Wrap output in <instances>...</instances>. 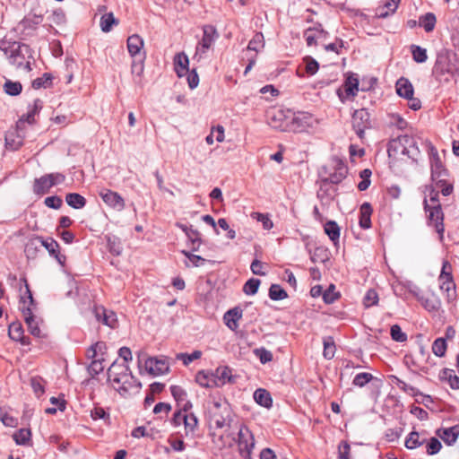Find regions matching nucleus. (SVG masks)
<instances>
[{"instance_id":"nucleus-1","label":"nucleus","mask_w":459,"mask_h":459,"mask_svg":"<svg viewBox=\"0 0 459 459\" xmlns=\"http://www.w3.org/2000/svg\"><path fill=\"white\" fill-rule=\"evenodd\" d=\"M0 50L4 53L13 65L31 71L30 59L32 58V55L29 45L16 41L0 40Z\"/></svg>"},{"instance_id":"nucleus-2","label":"nucleus","mask_w":459,"mask_h":459,"mask_svg":"<svg viewBox=\"0 0 459 459\" xmlns=\"http://www.w3.org/2000/svg\"><path fill=\"white\" fill-rule=\"evenodd\" d=\"M400 152L403 155H407L412 160L417 161L420 155V150L413 138L409 136H403L398 140H394L390 143L388 147V154L392 155V152Z\"/></svg>"},{"instance_id":"nucleus-3","label":"nucleus","mask_w":459,"mask_h":459,"mask_svg":"<svg viewBox=\"0 0 459 459\" xmlns=\"http://www.w3.org/2000/svg\"><path fill=\"white\" fill-rule=\"evenodd\" d=\"M65 180V176L62 173L46 174L34 180L33 192L36 195L48 194L52 186L62 184Z\"/></svg>"},{"instance_id":"nucleus-4","label":"nucleus","mask_w":459,"mask_h":459,"mask_svg":"<svg viewBox=\"0 0 459 459\" xmlns=\"http://www.w3.org/2000/svg\"><path fill=\"white\" fill-rule=\"evenodd\" d=\"M255 444V437L251 430L246 425H241L238 433V446L243 459H252Z\"/></svg>"},{"instance_id":"nucleus-5","label":"nucleus","mask_w":459,"mask_h":459,"mask_svg":"<svg viewBox=\"0 0 459 459\" xmlns=\"http://www.w3.org/2000/svg\"><path fill=\"white\" fill-rule=\"evenodd\" d=\"M210 421L216 429L230 427L231 422V411L228 403H213V410L211 411Z\"/></svg>"},{"instance_id":"nucleus-6","label":"nucleus","mask_w":459,"mask_h":459,"mask_svg":"<svg viewBox=\"0 0 459 459\" xmlns=\"http://www.w3.org/2000/svg\"><path fill=\"white\" fill-rule=\"evenodd\" d=\"M424 209L429 213L428 214V222L429 226L434 227L435 230L438 234V238L440 241L444 239V212L442 211L441 205L437 206H429L428 199L424 200Z\"/></svg>"},{"instance_id":"nucleus-7","label":"nucleus","mask_w":459,"mask_h":459,"mask_svg":"<svg viewBox=\"0 0 459 459\" xmlns=\"http://www.w3.org/2000/svg\"><path fill=\"white\" fill-rule=\"evenodd\" d=\"M291 110L274 108L267 112V120L271 127L282 132H290Z\"/></svg>"},{"instance_id":"nucleus-8","label":"nucleus","mask_w":459,"mask_h":459,"mask_svg":"<svg viewBox=\"0 0 459 459\" xmlns=\"http://www.w3.org/2000/svg\"><path fill=\"white\" fill-rule=\"evenodd\" d=\"M333 171L329 173L327 178L320 179V192L325 190V187L329 186L330 184L338 185L341 183L348 174V168L341 160H333Z\"/></svg>"},{"instance_id":"nucleus-9","label":"nucleus","mask_w":459,"mask_h":459,"mask_svg":"<svg viewBox=\"0 0 459 459\" xmlns=\"http://www.w3.org/2000/svg\"><path fill=\"white\" fill-rule=\"evenodd\" d=\"M203 31V38L196 46L195 57L198 56L199 58H202L219 38L217 30L212 25L204 26Z\"/></svg>"},{"instance_id":"nucleus-10","label":"nucleus","mask_w":459,"mask_h":459,"mask_svg":"<svg viewBox=\"0 0 459 459\" xmlns=\"http://www.w3.org/2000/svg\"><path fill=\"white\" fill-rule=\"evenodd\" d=\"M131 379V372L128 365L125 363L113 362L108 369V380L114 388L120 384L122 379Z\"/></svg>"},{"instance_id":"nucleus-11","label":"nucleus","mask_w":459,"mask_h":459,"mask_svg":"<svg viewBox=\"0 0 459 459\" xmlns=\"http://www.w3.org/2000/svg\"><path fill=\"white\" fill-rule=\"evenodd\" d=\"M352 126L357 135L362 139L365 130L371 126L370 114L366 108H360L354 111L352 116Z\"/></svg>"},{"instance_id":"nucleus-12","label":"nucleus","mask_w":459,"mask_h":459,"mask_svg":"<svg viewBox=\"0 0 459 459\" xmlns=\"http://www.w3.org/2000/svg\"><path fill=\"white\" fill-rule=\"evenodd\" d=\"M429 150L432 181L435 182L440 178H446V177L447 176V170L445 169L439 158L437 150L431 144L429 145Z\"/></svg>"},{"instance_id":"nucleus-13","label":"nucleus","mask_w":459,"mask_h":459,"mask_svg":"<svg viewBox=\"0 0 459 459\" xmlns=\"http://www.w3.org/2000/svg\"><path fill=\"white\" fill-rule=\"evenodd\" d=\"M290 132H302L312 125V116L308 113L291 111Z\"/></svg>"},{"instance_id":"nucleus-14","label":"nucleus","mask_w":459,"mask_h":459,"mask_svg":"<svg viewBox=\"0 0 459 459\" xmlns=\"http://www.w3.org/2000/svg\"><path fill=\"white\" fill-rule=\"evenodd\" d=\"M99 195L108 206L115 210L122 211L126 206L124 198L117 192L102 188L100 190Z\"/></svg>"},{"instance_id":"nucleus-15","label":"nucleus","mask_w":459,"mask_h":459,"mask_svg":"<svg viewBox=\"0 0 459 459\" xmlns=\"http://www.w3.org/2000/svg\"><path fill=\"white\" fill-rule=\"evenodd\" d=\"M21 281L23 282L25 287V296H22L20 299V310L22 313L24 318L29 316H34L32 313L33 307L36 306L32 293L30 290L29 283L25 277L21 278Z\"/></svg>"},{"instance_id":"nucleus-16","label":"nucleus","mask_w":459,"mask_h":459,"mask_svg":"<svg viewBox=\"0 0 459 459\" xmlns=\"http://www.w3.org/2000/svg\"><path fill=\"white\" fill-rule=\"evenodd\" d=\"M329 33L323 29L322 24L316 23L304 31V39L308 47L316 46L318 40H325Z\"/></svg>"},{"instance_id":"nucleus-17","label":"nucleus","mask_w":459,"mask_h":459,"mask_svg":"<svg viewBox=\"0 0 459 459\" xmlns=\"http://www.w3.org/2000/svg\"><path fill=\"white\" fill-rule=\"evenodd\" d=\"M96 319L103 325L115 328L117 325V317L114 311L108 310L102 306H96L93 309Z\"/></svg>"},{"instance_id":"nucleus-18","label":"nucleus","mask_w":459,"mask_h":459,"mask_svg":"<svg viewBox=\"0 0 459 459\" xmlns=\"http://www.w3.org/2000/svg\"><path fill=\"white\" fill-rule=\"evenodd\" d=\"M44 18L42 14L30 13L25 16L19 23L22 28V33L30 36L42 23Z\"/></svg>"},{"instance_id":"nucleus-19","label":"nucleus","mask_w":459,"mask_h":459,"mask_svg":"<svg viewBox=\"0 0 459 459\" xmlns=\"http://www.w3.org/2000/svg\"><path fill=\"white\" fill-rule=\"evenodd\" d=\"M454 67L451 64L450 58L447 54H439L437 56L433 74L437 76H443L446 74H453Z\"/></svg>"},{"instance_id":"nucleus-20","label":"nucleus","mask_w":459,"mask_h":459,"mask_svg":"<svg viewBox=\"0 0 459 459\" xmlns=\"http://www.w3.org/2000/svg\"><path fill=\"white\" fill-rule=\"evenodd\" d=\"M39 246L44 247L49 253L50 255L54 256L56 260L61 265H64L66 260L65 255L59 252V244L53 238L44 239L42 237H39Z\"/></svg>"},{"instance_id":"nucleus-21","label":"nucleus","mask_w":459,"mask_h":459,"mask_svg":"<svg viewBox=\"0 0 459 459\" xmlns=\"http://www.w3.org/2000/svg\"><path fill=\"white\" fill-rule=\"evenodd\" d=\"M145 369L151 375L159 376L169 370V365L164 359L148 358L145 360Z\"/></svg>"},{"instance_id":"nucleus-22","label":"nucleus","mask_w":459,"mask_h":459,"mask_svg":"<svg viewBox=\"0 0 459 459\" xmlns=\"http://www.w3.org/2000/svg\"><path fill=\"white\" fill-rule=\"evenodd\" d=\"M43 103L39 99H36L31 106H29L27 114L22 116L17 122V129L20 128L25 122L28 124L35 123V116L42 109Z\"/></svg>"},{"instance_id":"nucleus-23","label":"nucleus","mask_w":459,"mask_h":459,"mask_svg":"<svg viewBox=\"0 0 459 459\" xmlns=\"http://www.w3.org/2000/svg\"><path fill=\"white\" fill-rule=\"evenodd\" d=\"M127 49L130 56L133 58H136L137 56L142 57L143 48L144 46V42L142 37L138 34H134L128 37L126 40Z\"/></svg>"},{"instance_id":"nucleus-24","label":"nucleus","mask_w":459,"mask_h":459,"mask_svg":"<svg viewBox=\"0 0 459 459\" xmlns=\"http://www.w3.org/2000/svg\"><path fill=\"white\" fill-rule=\"evenodd\" d=\"M141 386V383L131 374V379H122L121 383L115 385L114 389L120 395L126 397L130 394L131 390H138Z\"/></svg>"},{"instance_id":"nucleus-25","label":"nucleus","mask_w":459,"mask_h":459,"mask_svg":"<svg viewBox=\"0 0 459 459\" xmlns=\"http://www.w3.org/2000/svg\"><path fill=\"white\" fill-rule=\"evenodd\" d=\"M195 382L202 387L212 388L220 386L216 377H214L213 372L208 370H200L195 375Z\"/></svg>"},{"instance_id":"nucleus-26","label":"nucleus","mask_w":459,"mask_h":459,"mask_svg":"<svg viewBox=\"0 0 459 459\" xmlns=\"http://www.w3.org/2000/svg\"><path fill=\"white\" fill-rule=\"evenodd\" d=\"M9 337L16 342H20L22 345H29L30 338L23 335V328L20 322H13L8 327Z\"/></svg>"},{"instance_id":"nucleus-27","label":"nucleus","mask_w":459,"mask_h":459,"mask_svg":"<svg viewBox=\"0 0 459 459\" xmlns=\"http://www.w3.org/2000/svg\"><path fill=\"white\" fill-rule=\"evenodd\" d=\"M437 435L448 446L454 445L459 436V426L455 425L447 429H440Z\"/></svg>"},{"instance_id":"nucleus-28","label":"nucleus","mask_w":459,"mask_h":459,"mask_svg":"<svg viewBox=\"0 0 459 459\" xmlns=\"http://www.w3.org/2000/svg\"><path fill=\"white\" fill-rule=\"evenodd\" d=\"M242 317V309L236 307L228 310L223 316L225 325L230 329L235 331L238 327V320Z\"/></svg>"},{"instance_id":"nucleus-29","label":"nucleus","mask_w":459,"mask_h":459,"mask_svg":"<svg viewBox=\"0 0 459 459\" xmlns=\"http://www.w3.org/2000/svg\"><path fill=\"white\" fill-rule=\"evenodd\" d=\"M401 0H389L384 5L378 6L376 9L375 16L377 18L384 19L394 14L400 4Z\"/></svg>"},{"instance_id":"nucleus-30","label":"nucleus","mask_w":459,"mask_h":459,"mask_svg":"<svg viewBox=\"0 0 459 459\" xmlns=\"http://www.w3.org/2000/svg\"><path fill=\"white\" fill-rule=\"evenodd\" d=\"M189 60L184 53H178L174 57V69L178 77H182L188 73Z\"/></svg>"},{"instance_id":"nucleus-31","label":"nucleus","mask_w":459,"mask_h":459,"mask_svg":"<svg viewBox=\"0 0 459 459\" xmlns=\"http://www.w3.org/2000/svg\"><path fill=\"white\" fill-rule=\"evenodd\" d=\"M395 87L396 92L400 97L411 99V97L413 96V86L408 79L401 77L396 82Z\"/></svg>"},{"instance_id":"nucleus-32","label":"nucleus","mask_w":459,"mask_h":459,"mask_svg":"<svg viewBox=\"0 0 459 459\" xmlns=\"http://www.w3.org/2000/svg\"><path fill=\"white\" fill-rule=\"evenodd\" d=\"M373 209L369 203H364L359 209V221L360 228L368 230L371 227V215Z\"/></svg>"},{"instance_id":"nucleus-33","label":"nucleus","mask_w":459,"mask_h":459,"mask_svg":"<svg viewBox=\"0 0 459 459\" xmlns=\"http://www.w3.org/2000/svg\"><path fill=\"white\" fill-rule=\"evenodd\" d=\"M413 295L416 297V299L420 302V304L423 306V307L429 311H437L440 307V301L437 298L435 297H425L423 295H420L419 292L412 291Z\"/></svg>"},{"instance_id":"nucleus-34","label":"nucleus","mask_w":459,"mask_h":459,"mask_svg":"<svg viewBox=\"0 0 459 459\" xmlns=\"http://www.w3.org/2000/svg\"><path fill=\"white\" fill-rule=\"evenodd\" d=\"M255 401L264 408H270L273 405V399L270 393L263 388H258L254 393Z\"/></svg>"},{"instance_id":"nucleus-35","label":"nucleus","mask_w":459,"mask_h":459,"mask_svg":"<svg viewBox=\"0 0 459 459\" xmlns=\"http://www.w3.org/2000/svg\"><path fill=\"white\" fill-rule=\"evenodd\" d=\"M440 289L446 292V299L448 302H452L456 299L455 284L453 277L445 278L443 281H439Z\"/></svg>"},{"instance_id":"nucleus-36","label":"nucleus","mask_w":459,"mask_h":459,"mask_svg":"<svg viewBox=\"0 0 459 459\" xmlns=\"http://www.w3.org/2000/svg\"><path fill=\"white\" fill-rule=\"evenodd\" d=\"M436 23L437 18L433 13H427L419 18V26L423 27L426 32L433 31Z\"/></svg>"},{"instance_id":"nucleus-37","label":"nucleus","mask_w":459,"mask_h":459,"mask_svg":"<svg viewBox=\"0 0 459 459\" xmlns=\"http://www.w3.org/2000/svg\"><path fill=\"white\" fill-rule=\"evenodd\" d=\"M214 377H216L217 382L221 385H223L227 382L232 381L231 369L228 366H221L216 368L215 372H213Z\"/></svg>"},{"instance_id":"nucleus-38","label":"nucleus","mask_w":459,"mask_h":459,"mask_svg":"<svg viewBox=\"0 0 459 459\" xmlns=\"http://www.w3.org/2000/svg\"><path fill=\"white\" fill-rule=\"evenodd\" d=\"M66 204L74 209H82L86 205V199L77 193H69L65 195Z\"/></svg>"},{"instance_id":"nucleus-39","label":"nucleus","mask_w":459,"mask_h":459,"mask_svg":"<svg viewBox=\"0 0 459 459\" xmlns=\"http://www.w3.org/2000/svg\"><path fill=\"white\" fill-rule=\"evenodd\" d=\"M325 234L334 243H338L340 238V227L334 221H329L324 227Z\"/></svg>"},{"instance_id":"nucleus-40","label":"nucleus","mask_w":459,"mask_h":459,"mask_svg":"<svg viewBox=\"0 0 459 459\" xmlns=\"http://www.w3.org/2000/svg\"><path fill=\"white\" fill-rule=\"evenodd\" d=\"M426 442L425 438H420L417 431H411L405 439L404 446L407 449L412 450L420 447Z\"/></svg>"},{"instance_id":"nucleus-41","label":"nucleus","mask_w":459,"mask_h":459,"mask_svg":"<svg viewBox=\"0 0 459 459\" xmlns=\"http://www.w3.org/2000/svg\"><path fill=\"white\" fill-rule=\"evenodd\" d=\"M344 90L347 96L354 97L357 95L359 91V79L356 75L351 74L346 78Z\"/></svg>"},{"instance_id":"nucleus-42","label":"nucleus","mask_w":459,"mask_h":459,"mask_svg":"<svg viewBox=\"0 0 459 459\" xmlns=\"http://www.w3.org/2000/svg\"><path fill=\"white\" fill-rule=\"evenodd\" d=\"M4 91L10 96H17L22 91V85L20 82H13L6 79L3 85Z\"/></svg>"},{"instance_id":"nucleus-43","label":"nucleus","mask_w":459,"mask_h":459,"mask_svg":"<svg viewBox=\"0 0 459 459\" xmlns=\"http://www.w3.org/2000/svg\"><path fill=\"white\" fill-rule=\"evenodd\" d=\"M30 437L31 432L29 429H20L13 435V438L14 439L15 443L20 446L27 445L30 440Z\"/></svg>"},{"instance_id":"nucleus-44","label":"nucleus","mask_w":459,"mask_h":459,"mask_svg":"<svg viewBox=\"0 0 459 459\" xmlns=\"http://www.w3.org/2000/svg\"><path fill=\"white\" fill-rule=\"evenodd\" d=\"M17 132H8L5 134V144L9 149L17 150L22 145V136L17 134L16 138L15 134Z\"/></svg>"},{"instance_id":"nucleus-45","label":"nucleus","mask_w":459,"mask_h":459,"mask_svg":"<svg viewBox=\"0 0 459 459\" xmlns=\"http://www.w3.org/2000/svg\"><path fill=\"white\" fill-rule=\"evenodd\" d=\"M118 24V20L114 17L112 13H105L100 18V28L104 32H109L113 25Z\"/></svg>"},{"instance_id":"nucleus-46","label":"nucleus","mask_w":459,"mask_h":459,"mask_svg":"<svg viewBox=\"0 0 459 459\" xmlns=\"http://www.w3.org/2000/svg\"><path fill=\"white\" fill-rule=\"evenodd\" d=\"M264 47V35L261 32H256L252 39L249 41L247 49L258 53Z\"/></svg>"},{"instance_id":"nucleus-47","label":"nucleus","mask_w":459,"mask_h":459,"mask_svg":"<svg viewBox=\"0 0 459 459\" xmlns=\"http://www.w3.org/2000/svg\"><path fill=\"white\" fill-rule=\"evenodd\" d=\"M184 426H185L186 435L194 434V432L195 431V429L198 426L197 417L192 412L186 414Z\"/></svg>"},{"instance_id":"nucleus-48","label":"nucleus","mask_w":459,"mask_h":459,"mask_svg":"<svg viewBox=\"0 0 459 459\" xmlns=\"http://www.w3.org/2000/svg\"><path fill=\"white\" fill-rule=\"evenodd\" d=\"M412 58L416 63H424L428 59L427 50L417 45L411 46Z\"/></svg>"},{"instance_id":"nucleus-49","label":"nucleus","mask_w":459,"mask_h":459,"mask_svg":"<svg viewBox=\"0 0 459 459\" xmlns=\"http://www.w3.org/2000/svg\"><path fill=\"white\" fill-rule=\"evenodd\" d=\"M269 297L272 300H282L288 297V294L279 284H272L269 289Z\"/></svg>"},{"instance_id":"nucleus-50","label":"nucleus","mask_w":459,"mask_h":459,"mask_svg":"<svg viewBox=\"0 0 459 459\" xmlns=\"http://www.w3.org/2000/svg\"><path fill=\"white\" fill-rule=\"evenodd\" d=\"M335 344L332 337L324 339V351L323 355L326 359H332L335 354Z\"/></svg>"},{"instance_id":"nucleus-51","label":"nucleus","mask_w":459,"mask_h":459,"mask_svg":"<svg viewBox=\"0 0 459 459\" xmlns=\"http://www.w3.org/2000/svg\"><path fill=\"white\" fill-rule=\"evenodd\" d=\"M447 349L445 338H437L432 344V351L437 357H444Z\"/></svg>"},{"instance_id":"nucleus-52","label":"nucleus","mask_w":459,"mask_h":459,"mask_svg":"<svg viewBox=\"0 0 459 459\" xmlns=\"http://www.w3.org/2000/svg\"><path fill=\"white\" fill-rule=\"evenodd\" d=\"M251 217L263 224L264 230H269L273 227V222L269 214L261 212H252Z\"/></svg>"},{"instance_id":"nucleus-53","label":"nucleus","mask_w":459,"mask_h":459,"mask_svg":"<svg viewBox=\"0 0 459 459\" xmlns=\"http://www.w3.org/2000/svg\"><path fill=\"white\" fill-rule=\"evenodd\" d=\"M24 321L28 326V329L35 337H41V331L39 326V323L36 321L34 316H29L27 318H24Z\"/></svg>"},{"instance_id":"nucleus-54","label":"nucleus","mask_w":459,"mask_h":459,"mask_svg":"<svg viewBox=\"0 0 459 459\" xmlns=\"http://www.w3.org/2000/svg\"><path fill=\"white\" fill-rule=\"evenodd\" d=\"M145 56V52H143L142 57L139 59V61H137L136 58H134V61L132 63V74L138 78H141L143 73Z\"/></svg>"},{"instance_id":"nucleus-55","label":"nucleus","mask_w":459,"mask_h":459,"mask_svg":"<svg viewBox=\"0 0 459 459\" xmlns=\"http://www.w3.org/2000/svg\"><path fill=\"white\" fill-rule=\"evenodd\" d=\"M261 281L259 279L251 278L243 286V291L247 295H255L259 288Z\"/></svg>"},{"instance_id":"nucleus-56","label":"nucleus","mask_w":459,"mask_h":459,"mask_svg":"<svg viewBox=\"0 0 459 459\" xmlns=\"http://www.w3.org/2000/svg\"><path fill=\"white\" fill-rule=\"evenodd\" d=\"M340 297L339 292L335 291V286L331 284L323 293V299L326 304H332Z\"/></svg>"},{"instance_id":"nucleus-57","label":"nucleus","mask_w":459,"mask_h":459,"mask_svg":"<svg viewBox=\"0 0 459 459\" xmlns=\"http://www.w3.org/2000/svg\"><path fill=\"white\" fill-rule=\"evenodd\" d=\"M48 20L56 25L64 24L66 22L65 13L61 8L56 9L48 16Z\"/></svg>"},{"instance_id":"nucleus-58","label":"nucleus","mask_w":459,"mask_h":459,"mask_svg":"<svg viewBox=\"0 0 459 459\" xmlns=\"http://www.w3.org/2000/svg\"><path fill=\"white\" fill-rule=\"evenodd\" d=\"M373 379V376L370 373H359L353 378L352 384L356 386L363 387Z\"/></svg>"},{"instance_id":"nucleus-59","label":"nucleus","mask_w":459,"mask_h":459,"mask_svg":"<svg viewBox=\"0 0 459 459\" xmlns=\"http://www.w3.org/2000/svg\"><path fill=\"white\" fill-rule=\"evenodd\" d=\"M52 77L49 74H44L42 77L36 78L32 81L31 86L34 89L46 88L51 84Z\"/></svg>"},{"instance_id":"nucleus-60","label":"nucleus","mask_w":459,"mask_h":459,"mask_svg":"<svg viewBox=\"0 0 459 459\" xmlns=\"http://www.w3.org/2000/svg\"><path fill=\"white\" fill-rule=\"evenodd\" d=\"M201 356H202V352L200 351H195L191 354L179 353L177 355V359L182 360L184 365L187 366L194 360L200 359Z\"/></svg>"},{"instance_id":"nucleus-61","label":"nucleus","mask_w":459,"mask_h":459,"mask_svg":"<svg viewBox=\"0 0 459 459\" xmlns=\"http://www.w3.org/2000/svg\"><path fill=\"white\" fill-rule=\"evenodd\" d=\"M390 334L392 339L395 342H403L407 340L406 333L402 331L398 325H394L391 326Z\"/></svg>"},{"instance_id":"nucleus-62","label":"nucleus","mask_w":459,"mask_h":459,"mask_svg":"<svg viewBox=\"0 0 459 459\" xmlns=\"http://www.w3.org/2000/svg\"><path fill=\"white\" fill-rule=\"evenodd\" d=\"M377 302H378L377 292L373 289L368 290L364 297V299H363V303H364L365 307H372L374 305H377Z\"/></svg>"},{"instance_id":"nucleus-63","label":"nucleus","mask_w":459,"mask_h":459,"mask_svg":"<svg viewBox=\"0 0 459 459\" xmlns=\"http://www.w3.org/2000/svg\"><path fill=\"white\" fill-rule=\"evenodd\" d=\"M427 453L429 455H433L437 454L441 448L442 444L437 437H431L429 441L427 443Z\"/></svg>"},{"instance_id":"nucleus-64","label":"nucleus","mask_w":459,"mask_h":459,"mask_svg":"<svg viewBox=\"0 0 459 459\" xmlns=\"http://www.w3.org/2000/svg\"><path fill=\"white\" fill-rule=\"evenodd\" d=\"M254 353L260 359L262 364L270 362L273 359L272 352L264 348L255 349Z\"/></svg>"}]
</instances>
